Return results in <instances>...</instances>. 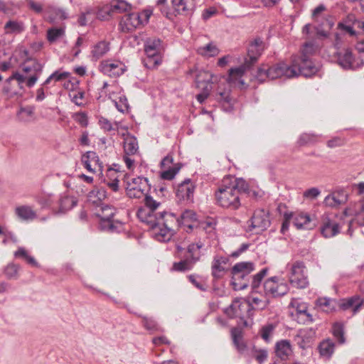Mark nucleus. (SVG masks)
<instances>
[{"mask_svg": "<svg viewBox=\"0 0 364 364\" xmlns=\"http://www.w3.org/2000/svg\"><path fill=\"white\" fill-rule=\"evenodd\" d=\"M15 213L22 220H33L37 218V214L30 205H23L16 208Z\"/></svg>", "mask_w": 364, "mask_h": 364, "instance_id": "c756f323", "label": "nucleus"}, {"mask_svg": "<svg viewBox=\"0 0 364 364\" xmlns=\"http://www.w3.org/2000/svg\"><path fill=\"white\" fill-rule=\"evenodd\" d=\"M250 222V230L257 234L267 230L271 223L269 213L264 209L256 210Z\"/></svg>", "mask_w": 364, "mask_h": 364, "instance_id": "2eb2a0df", "label": "nucleus"}, {"mask_svg": "<svg viewBox=\"0 0 364 364\" xmlns=\"http://www.w3.org/2000/svg\"><path fill=\"white\" fill-rule=\"evenodd\" d=\"M77 204V199L74 196L63 194L58 200V209L56 213H64L73 208Z\"/></svg>", "mask_w": 364, "mask_h": 364, "instance_id": "bb28decb", "label": "nucleus"}, {"mask_svg": "<svg viewBox=\"0 0 364 364\" xmlns=\"http://www.w3.org/2000/svg\"><path fill=\"white\" fill-rule=\"evenodd\" d=\"M295 316H296V320L298 321V323H302V324H306V323H311L314 321L312 315L310 314L307 310L303 313H301V314Z\"/></svg>", "mask_w": 364, "mask_h": 364, "instance_id": "69168bd1", "label": "nucleus"}, {"mask_svg": "<svg viewBox=\"0 0 364 364\" xmlns=\"http://www.w3.org/2000/svg\"><path fill=\"white\" fill-rule=\"evenodd\" d=\"M317 141V136L313 134H302L298 140V144L300 146L308 145L314 144Z\"/></svg>", "mask_w": 364, "mask_h": 364, "instance_id": "bf43d9fd", "label": "nucleus"}, {"mask_svg": "<svg viewBox=\"0 0 364 364\" xmlns=\"http://www.w3.org/2000/svg\"><path fill=\"white\" fill-rule=\"evenodd\" d=\"M107 197V192L104 188L95 187L88 194V200L97 207L102 205L101 202Z\"/></svg>", "mask_w": 364, "mask_h": 364, "instance_id": "72a5a7b5", "label": "nucleus"}, {"mask_svg": "<svg viewBox=\"0 0 364 364\" xmlns=\"http://www.w3.org/2000/svg\"><path fill=\"white\" fill-rule=\"evenodd\" d=\"M194 265L193 261L186 257L183 259L174 262L171 269L176 272H186L192 269Z\"/></svg>", "mask_w": 364, "mask_h": 364, "instance_id": "37998d69", "label": "nucleus"}, {"mask_svg": "<svg viewBox=\"0 0 364 364\" xmlns=\"http://www.w3.org/2000/svg\"><path fill=\"white\" fill-rule=\"evenodd\" d=\"M255 270V264L251 262H241L235 264L232 269V284L235 290H242L248 286L246 277Z\"/></svg>", "mask_w": 364, "mask_h": 364, "instance_id": "39448f33", "label": "nucleus"}, {"mask_svg": "<svg viewBox=\"0 0 364 364\" xmlns=\"http://www.w3.org/2000/svg\"><path fill=\"white\" fill-rule=\"evenodd\" d=\"M21 68L28 75L26 85L32 87L41 75L43 65L36 59H27L21 65Z\"/></svg>", "mask_w": 364, "mask_h": 364, "instance_id": "4468645a", "label": "nucleus"}, {"mask_svg": "<svg viewBox=\"0 0 364 364\" xmlns=\"http://www.w3.org/2000/svg\"><path fill=\"white\" fill-rule=\"evenodd\" d=\"M141 318L142 324L146 330L153 331H160L157 322L153 318L143 316Z\"/></svg>", "mask_w": 364, "mask_h": 364, "instance_id": "5fc2aeb1", "label": "nucleus"}, {"mask_svg": "<svg viewBox=\"0 0 364 364\" xmlns=\"http://www.w3.org/2000/svg\"><path fill=\"white\" fill-rule=\"evenodd\" d=\"M113 14L129 11L132 5L124 0H112L109 4Z\"/></svg>", "mask_w": 364, "mask_h": 364, "instance_id": "e433bc0d", "label": "nucleus"}, {"mask_svg": "<svg viewBox=\"0 0 364 364\" xmlns=\"http://www.w3.org/2000/svg\"><path fill=\"white\" fill-rule=\"evenodd\" d=\"M196 220V215L193 210H186L179 217L180 227L185 226L189 229H192Z\"/></svg>", "mask_w": 364, "mask_h": 364, "instance_id": "f704fd0d", "label": "nucleus"}, {"mask_svg": "<svg viewBox=\"0 0 364 364\" xmlns=\"http://www.w3.org/2000/svg\"><path fill=\"white\" fill-rule=\"evenodd\" d=\"M82 162L85 168L90 172H95L96 168H101L100 159L95 151H87L82 156Z\"/></svg>", "mask_w": 364, "mask_h": 364, "instance_id": "b1692460", "label": "nucleus"}, {"mask_svg": "<svg viewBox=\"0 0 364 364\" xmlns=\"http://www.w3.org/2000/svg\"><path fill=\"white\" fill-rule=\"evenodd\" d=\"M65 35V28H50L47 31V39L50 43H53L58 39L62 38Z\"/></svg>", "mask_w": 364, "mask_h": 364, "instance_id": "09e8293b", "label": "nucleus"}, {"mask_svg": "<svg viewBox=\"0 0 364 364\" xmlns=\"http://www.w3.org/2000/svg\"><path fill=\"white\" fill-rule=\"evenodd\" d=\"M99 68L104 75L111 77H119L125 71V65L119 60H103L100 63Z\"/></svg>", "mask_w": 364, "mask_h": 364, "instance_id": "dca6fc26", "label": "nucleus"}, {"mask_svg": "<svg viewBox=\"0 0 364 364\" xmlns=\"http://www.w3.org/2000/svg\"><path fill=\"white\" fill-rule=\"evenodd\" d=\"M154 217L156 218V220H160L162 222V225L171 227L172 229L173 225L180 227L179 217L174 213L161 211L156 213Z\"/></svg>", "mask_w": 364, "mask_h": 364, "instance_id": "cd10ccee", "label": "nucleus"}, {"mask_svg": "<svg viewBox=\"0 0 364 364\" xmlns=\"http://www.w3.org/2000/svg\"><path fill=\"white\" fill-rule=\"evenodd\" d=\"M34 109L31 107H21L18 112L20 121L29 122L33 119Z\"/></svg>", "mask_w": 364, "mask_h": 364, "instance_id": "de8ad7c7", "label": "nucleus"}, {"mask_svg": "<svg viewBox=\"0 0 364 364\" xmlns=\"http://www.w3.org/2000/svg\"><path fill=\"white\" fill-rule=\"evenodd\" d=\"M339 306L343 310H346L349 308L353 309L354 314L357 313L361 306H364V297L360 298L359 296H352L348 299L343 301Z\"/></svg>", "mask_w": 364, "mask_h": 364, "instance_id": "7c9ffc66", "label": "nucleus"}, {"mask_svg": "<svg viewBox=\"0 0 364 364\" xmlns=\"http://www.w3.org/2000/svg\"><path fill=\"white\" fill-rule=\"evenodd\" d=\"M124 141V151L126 155H134L137 153L139 145L136 138L129 132L122 134Z\"/></svg>", "mask_w": 364, "mask_h": 364, "instance_id": "a878e982", "label": "nucleus"}, {"mask_svg": "<svg viewBox=\"0 0 364 364\" xmlns=\"http://www.w3.org/2000/svg\"><path fill=\"white\" fill-rule=\"evenodd\" d=\"M335 345L334 343L330 340L326 339L321 342L318 346L319 353L322 357L330 358L334 352Z\"/></svg>", "mask_w": 364, "mask_h": 364, "instance_id": "79ce46f5", "label": "nucleus"}, {"mask_svg": "<svg viewBox=\"0 0 364 364\" xmlns=\"http://www.w3.org/2000/svg\"><path fill=\"white\" fill-rule=\"evenodd\" d=\"M203 247V243L200 241L196 243H191L188 246L187 253L188 255L186 257H189L190 259L193 261L196 264L200 257V249Z\"/></svg>", "mask_w": 364, "mask_h": 364, "instance_id": "58836bf2", "label": "nucleus"}, {"mask_svg": "<svg viewBox=\"0 0 364 364\" xmlns=\"http://www.w3.org/2000/svg\"><path fill=\"white\" fill-rule=\"evenodd\" d=\"M289 281L293 287L305 289L309 286L306 268L301 261H296L291 264Z\"/></svg>", "mask_w": 364, "mask_h": 364, "instance_id": "6e6552de", "label": "nucleus"}, {"mask_svg": "<svg viewBox=\"0 0 364 364\" xmlns=\"http://www.w3.org/2000/svg\"><path fill=\"white\" fill-rule=\"evenodd\" d=\"M144 203L146 207L149 209L148 213H146L144 210H139L137 215L142 221L146 222V220H152V215L161 205V203L154 200L151 196L147 194L144 196Z\"/></svg>", "mask_w": 364, "mask_h": 364, "instance_id": "5701e85b", "label": "nucleus"}, {"mask_svg": "<svg viewBox=\"0 0 364 364\" xmlns=\"http://www.w3.org/2000/svg\"><path fill=\"white\" fill-rule=\"evenodd\" d=\"M264 49V44L261 38H256L251 41L247 49L248 58L245 59L242 65L230 69L229 75L227 79L228 82L235 83L238 80L239 82L243 85L244 82L241 80V77L245 71L257 61Z\"/></svg>", "mask_w": 364, "mask_h": 364, "instance_id": "f03ea898", "label": "nucleus"}, {"mask_svg": "<svg viewBox=\"0 0 364 364\" xmlns=\"http://www.w3.org/2000/svg\"><path fill=\"white\" fill-rule=\"evenodd\" d=\"M96 212V215L100 219V228L102 230L111 232H119L122 228V223L119 220H113L115 209L108 205L102 204Z\"/></svg>", "mask_w": 364, "mask_h": 364, "instance_id": "423d86ee", "label": "nucleus"}, {"mask_svg": "<svg viewBox=\"0 0 364 364\" xmlns=\"http://www.w3.org/2000/svg\"><path fill=\"white\" fill-rule=\"evenodd\" d=\"M19 268L18 264L10 263L4 268V274L8 279H16Z\"/></svg>", "mask_w": 364, "mask_h": 364, "instance_id": "4d7b16f0", "label": "nucleus"}, {"mask_svg": "<svg viewBox=\"0 0 364 364\" xmlns=\"http://www.w3.org/2000/svg\"><path fill=\"white\" fill-rule=\"evenodd\" d=\"M247 355L254 358L261 364L267 360V351L265 349H257L255 346H252L250 348Z\"/></svg>", "mask_w": 364, "mask_h": 364, "instance_id": "a18cd8bd", "label": "nucleus"}, {"mask_svg": "<svg viewBox=\"0 0 364 364\" xmlns=\"http://www.w3.org/2000/svg\"><path fill=\"white\" fill-rule=\"evenodd\" d=\"M333 26V23L328 19H324L321 22V25L316 27L317 34L322 37H327L328 35V31Z\"/></svg>", "mask_w": 364, "mask_h": 364, "instance_id": "603ef678", "label": "nucleus"}, {"mask_svg": "<svg viewBox=\"0 0 364 364\" xmlns=\"http://www.w3.org/2000/svg\"><path fill=\"white\" fill-rule=\"evenodd\" d=\"M188 280L190 282L193 284L197 289L200 291H206V286L204 282L197 276L194 274H190L188 277Z\"/></svg>", "mask_w": 364, "mask_h": 364, "instance_id": "680f3d73", "label": "nucleus"}, {"mask_svg": "<svg viewBox=\"0 0 364 364\" xmlns=\"http://www.w3.org/2000/svg\"><path fill=\"white\" fill-rule=\"evenodd\" d=\"M110 9L109 4L102 7L97 14V18L102 21L109 20L114 15Z\"/></svg>", "mask_w": 364, "mask_h": 364, "instance_id": "052dcab7", "label": "nucleus"}, {"mask_svg": "<svg viewBox=\"0 0 364 364\" xmlns=\"http://www.w3.org/2000/svg\"><path fill=\"white\" fill-rule=\"evenodd\" d=\"M196 52L203 57L210 58L216 56L219 53V49L213 43L210 42L203 46L198 47Z\"/></svg>", "mask_w": 364, "mask_h": 364, "instance_id": "a19ab883", "label": "nucleus"}, {"mask_svg": "<svg viewBox=\"0 0 364 364\" xmlns=\"http://www.w3.org/2000/svg\"><path fill=\"white\" fill-rule=\"evenodd\" d=\"M293 65L296 67V77L301 75L305 77H310L318 72V68L314 65L310 58L304 51L302 56H294L292 58Z\"/></svg>", "mask_w": 364, "mask_h": 364, "instance_id": "ddd939ff", "label": "nucleus"}, {"mask_svg": "<svg viewBox=\"0 0 364 364\" xmlns=\"http://www.w3.org/2000/svg\"><path fill=\"white\" fill-rule=\"evenodd\" d=\"M149 186L146 178H127L126 181V193L130 198H141L146 195Z\"/></svg>", "mask_w": 364, "mask_h": 364, "instance_id": "1a4fd4ad", "label": "nucleus"}, {"mask_svg": "<svg viewBox=\"0 0 364 364\" xmlns=\"http://www.w3.org/2000/svg\"><path fill=\"white\" fill-rule=\"evenodd\" d=\"M296 67L293 65V60L291 64L289 65L284 62H279L273 65L269 68H259L257 70L256 78L259 82H264L267 78L274 80L276 78L285 77L291 78L296 77Z\"/></svg>", "mask_w": 364, "mask_h": 364, "instance_id": "7ed1b4c3", "label": "nucleus"}, {"mask_svg": "<svg viewBox=\"0 0 364 364\" xmlns=\"http://www.w3.org/2000/svg\"><path fill=\"white\" fill-rule=\"evenodd\" d=\"M98 123L100 128L103 129L105 132L114 131L118 129L119 125L118 122H115L114 123H112L109 120L103 117H101L99 119Z\"/></svg>", "mask_w": 364, "mask_h": 364, "instance_id": "864d4df0", "label": "nucleus"}, {"mask_svg": "<svg viewBox=\"0 0 364 364\" xmlns=\"http://www.w3.org/2000/svg\"><path fill=\"white\" fill-rule=\"evenodd\" d=\"M267 269L264 268L261 271H259L257 274L253 276L251 283L252 289L256 291V289L259 287L262 279L267 273Z\"/></svg>", "mask_w": 364, "mask_h": 364, "instance_id": "13d9d810", "label": "nucleus"}, {"mask_svg": "<svg viewBox=\"0 0 364 364\" xmlns=\"http://www.w3.org/2000/svg\"><path fill=\"white\" fill-rule=\"evenodd\" d=\"M116 108L120 112H125L128 110L129 105L127 102V99L125 96H120L119 97L118 101H114Z\"/></svg>", "mask_w": 364, "mask_h": 364, "instance_id": "0e129e2a", "label": "nucleus"}, {"mask_svg": "<svg viewBox=\"0 0 364 364\" xmlns=\"http://www.w3.org/2000/svg\"><path fill=\"white\" fill-rule=\"evenodd\" d=\"M264 290L267 296L276 298L287 294L289 288L284 279L278 277H272L264 282Z\"/></svg>", "mask_w": 364, "mask_h": 364, "instance_id": "f8f14e48", "label": "nucleus"}, {"mask_svg": "<svg viewBox=\"0 0 364 364\" xmlns=\"http://www.w3.org/2000/svg\"><path fill=\"white\" fill-rule=\"evenodd\" d=\"M195 189V183L190 178H186L178 185L176 191V197L179 200L193 203Z\"/></svg>", "mask_w": 364, "mask_h": 364, "instance_id": "f3484780", "label": "nucleus"}, {"mask_svg": "<svg viewBox=\"0 0 364 364\" xmlns=\"http://www.w3.org/2000/svg\"><path fill=\"white\" fill-rule=\"evenodd\" d=\"M315 334L316 332L312 328L299 329L295 336V341L300 348L305 349L311 345L314 340Z\"/></svg>", "mask_w": 364, "mask_h": 364, "instance_id": "4be33fe9", "label": "nucleus"}, {"mask_svg": "<svg viewBox=\"0 0 364 364\" xmlns=\"http://www.w3.org/2000/svg\"><path fill=\"white\" fill-rule=\"evenodd\" d=\"M212 75L208 72H200L196 78L197 87L202 90L204 94L210 95L212 90Z\"/></svg>", "mask_w": 364, "mask_h": 364, "instance_id": "393cba45", "label": "nucleus"}, {"mask_svg": "<svg viewBox=\"0 0 364 364\" xmlns=\"http://www.w3.org/2000/svg\"><path fill=\"white\" fill-rule=\"evenodd\" d=\"M146 223H151V227L154 230V235L156 240L161 242L169 241L173 234V230L171 227L163 225V228L159 227L161 225L160 220H146Z\"/></svg>", "mask_w": 364, "mask_h": 364, "instance_id": "a211bd4d", "label": "nucleus"}, {"mask_svg": "<svg viewBox=\"0 0 364 364\" xmlns=\"http://www.w3.org/2000/svg\"><path fill=\"white\" fill-rule=\"evenodd\" d=\"M180 168L179 167H173L168 168L166 171H164L161 173V177L165 180H171L174 178L176 173L178 172Z\"/></svg>", "mask_w": 364, "mask_h": 364, "instance_id": "774afa93", "label": "nucleus"}, {"mask_svg": "<svg viewBox=\"0 0 364 364\" xmlns=\"http://www.w3.org/2000/svg\"><path fill=\"white\" fill-rule=\"evenodd\" d=\"M151 15V11L144 10L141 13L134 12L124 16L119 23L123 32L129 33L135 30L141 25L146 23Z\"/></svg>", "mask_w": 364, "mask_h": 364, "instance_id": "0eeeda50", "label": "nucleus"}, {"mask_svg": "<svg viewBox=\"0 0 364 364\" xmlns=\"http://www.w3.org/2000/svg\"><path fill=\"white\" fill-rule=\"evenodd\" d=\"M35 200L41 206V208H52L55 202L53 193H41L34 196Z\"/></svg>", "mask_w": 364, "mask_h": 364, "instance_id": "c9c22d12", "label": "nucleus"}, {"mask_svg": "<svg viewBox=\"0 0 364 364\" xmlns=\"http://www.w3.org/2000/svg\"><path fill=\"white\" fill-rule=\"evenodd\" d=\"M275 353L282 360H287L292 353L290 342L287 340L278 341L275 346Z\"/></svg>", "mask_w": 364, "mask_h": 364, "instance_id": "c85d7f7f", "label": "nucleus"}, {"mask_svg": "<svg viewBox=\"0 0 364 364\" xmlns=\"http://www.w3.org/2000/svg\"><path fill=\"white\" fill-rule=\"evenodd\" d=\"M340 231V227L338 223L331 220L329 215L324 214L321 218V232L324 237H331Z\"/></svg>", "mask_w": 364, "mask_h": 364, "instance_id": "6ab92c4d", "label": "nucleus"}, {"mask_svg": "<svg viewBox=\"0 0 364 364\" xmlns=\"http://www.w3.org/2000/svg\"><path fill=\"white\" fill-rule=\"evenodd\" d=\"M332 332L334 337L338 340L339 343L343 344L345 343L343 326L341 323H334L332 327Z\"/></svg>", "mask_w": 364, "mask_h": 364, "instance_id": "6e6d98bb", "label": "nucleus"}, {"mask_svg": "<svg viewBox=\"0 0 364 364\" xmlns=\"http://www.w3.org/2000/svg\"><path fill=\"white\" fill-rule=\"evenodd\" d=\"M6 33H20L24 30L23 23L16 21H9L4 26Z\"/></svg>", "mask_w": 364, "mask_h": 364, "instance_id": "3c124183", "label": "nucleus"}, {"mask_svg": "<svg viewBox=\"0 0 364 364\" xmlns=\"http://www.w3.org/2000/svg\"><path fill=\"white\" fill-rule=\"evenodd\" d=\"M48 16V21L51 23H55L58 20H64L68 18L67 12L62 9H53Z\"/></svg>", "mask_w": 364, "mask_h": 364, "instance_id": "49530a36", "label": "nucleus"}, {"mask_svg": "<svg viewBox=\"0 0 364 364\" xmlns=\"http://www.w3.org/2000/svg\"><path fill=\"white\" fill-rule=\"evenodd\" d=\"M162 41L157 38H149L144 42L146 58L143 60L144 66L149 69L156 68L162 62L164 51Z\"/></svg>", "mask_w": 364, "mask_h": 364, "instance_id": "20e7f679", "label": "nucleus"}, {"mask_svg": "<svg viewBox=\"0 0 364 364\" xmlns=\"http://www.w3.org/2000/svg\"><path fill=\"white\" fill-rule=\"evenodd\" d=\"M229 259L227 257L215 255L211 264V274L216 279H220L228 270L227 264Z\"/></svg>", "mask_w": 364, "mask_h": 364, "instance_id": "412c9836", "label": "nucleus"}, {"mask_svg": "<svg viewBox=\"0 0 364 364\" xmlns=\"http://www.w3.org/2000/svg\"><path fill=\"white\" fill-rule=\"evenodd\" d=\"M337 63L345 70H355L364 65L363 58H355L350 49H342L335 53Z\"/></svg>", "mask_w": 364, "mask_h": 364, "instance_id": "9b49d317", "label": "nucleus"}, {"mask_svg": "<svg viewBox=\"0 0 364 364\" xmlns=\"http://www.w3.org/2000/svg\"><path fill=\"white\" fill-rule=\"evenodd\" d=\"M316 305L321 311L326 313L334 311L338 306L336 300L328 297L318 298Z\"/></svg>", "mask_w": 364, "mask_h": 364, "instance_id": "2f4dec72", "label": "nucleus"}, {"mask_svg": "<svg viewBox=\"0 0 364 364\" xmlns=\"http://www.w3.org/2000/svg\"><path fill=\"white\" fill-rule=\"evenodd\" d=\"M311 218L308 214L301 213L295 217L294 223L298 229H311L315 226V223L311 225Z\"/></svg>", "mask_w": 364, "mask_h": 364, "instance_id": "ea45409f", "label": "nucleus"}, {"mask_svg": "<svg viewBox=\"0 0 364 364\" xmlns=\"http://www.w3.org/2000/svg\"><path fill=\"white\" fill-rule=\"evenodd\" d=\"M247 301L251 304L252 312H253L254 309L263 310L269 304V301L267 299L263 300L257 296H253L249 297Z\"/></svg>", "mask_w": 364, "mask_h": 364, "instance_id": "8fccbe9b", "label": "nucleus"}, {"mask_svg": "<svg viewBox=\"0 0 364 364\" xmlns=\"http://www.w3.org/2000/svg\"><path fill=\"white\" fill-rule=\"evenodd\" d=\"M232 337L233 343L237 348V350L244 355H247L250 348H248L244 343L242 339V333L238 330L232 331Z\"/></svg>", "mask_w": 364, "mask_h": 364, "instance_id": "473e14b6", "label": "nucleus"}, {"mask_svg": "<svg viewBox=\"0 0 364 364\" xmlns=\"http://www.w3.org/2000/svg\"><path fill=\"white\" fill-rule=\"evenodd\" d=\"M109 50V43L102 41L97 43L92 50V57L95 60L103 57Z\"/></svg>", "mask_w": 364, "mask_h": 364, "instance_id": "4c0bfd02", "label": "nucleus"}, {"mask_svg": "<svg viewBox=\"0 0 364 364\" xmlns=\"http://www.w3.org/2000/svg\"><path fill=\"white\" fill-rule=\"evenodd\" d=\"M225 313L230 318H240L242 320L253 316L251 304L245 299H235L226 309Z\"/></svg>", "mask_w": 364, "mask_h": 364, "instance_id": "9d476101", "label": "nucleus"}, {"mask_svg": "<svg viewBox=\"0 0 364 364\" xmlns=\"http://www.w3.org/2000/svg\"><path fill=\"white\" fill-rule=\"evenodd\" d=\"M323 203L326 206L334 208L339 206L341 201L334 194H330L325 198Z\"/></svg>", "mask_w": 364, "mask_h": 364, "instance_id": "e2e57ef3", "label": "nucleus"}, {"mask_svg": "<svg viewBox=\"0 0 364 364\" xmlns=\"http://www.w3.org/2000/svg\"><path fill=\"white\" fill-rule=\"evenodd\" d=\"M171 5L175 15L188 16L193 12L196 8V1L171 0Z\"/></svg>", "mask_w": 364, "mask_h": 364, "instance_id": "aec40b11", "label": "nucleus"}, {"mask_svg": "<svg viewBox=\"0 0 364 364\" xmlns=\"http://www.w3.org/2000/svg\"><path fill=\"white\" fill-rule=\"evenodd\" d=\"M248 190V184L242 178L225 177L215 191V204L228 210L240 209L242 203V195Z\"/></svg>", "mask_w": 364, "mask_h": 364, "instance_id": "f257e3e1", "label": "nucleus"}, {"mask_svg": "<svg viewBox=\"0 0 364 364\" xmlns=\"http://www.w3.org/2000/svg\"><path fill=\"white\" fill-rule=\"evenodd\" d=\"M74 120L82 127H86L88 124V118L85 112H77L73 116Z\"/></svg>", "mask_w": 364, "mask_h": 364, "instance_id": "338daca9", "label": "nucleus"}, {"mask_svg": "<svg viewBox=\"0 0 364 364\" xmlns=\"http://www.w3.org/2000/svg\"><path fill=\"white\" fill-rule=\"evenodd\" d=\"M277 325L269 323L264 325L259 330L262 338L266 342H269L273 336Z\"/></svg>", "mask_w": 364, "mask_h": 364, "instance_id": "c03bdc74", "label": "nucleus"}]
</instances>
